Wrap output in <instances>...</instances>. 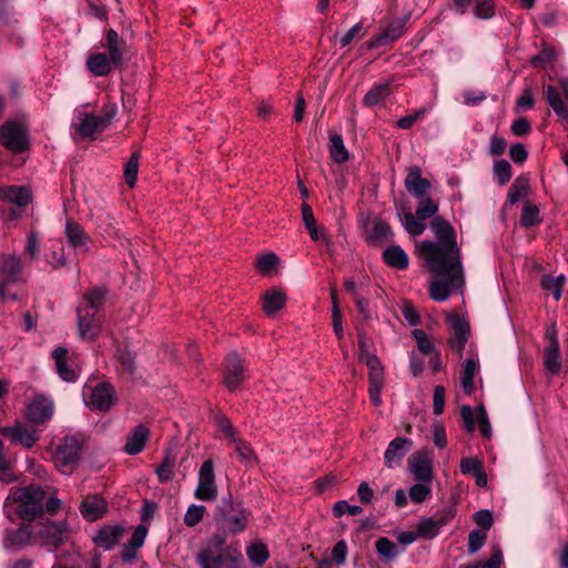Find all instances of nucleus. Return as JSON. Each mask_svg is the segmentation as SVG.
I'll use <instances>...</instances> for the list:
<instances>
[{"label":"nucleus","mask_w":568,"mask_h":568,"mask_svg":"<svg viewBox=\"0 0 568 568\" xmlns=\"http://www.w3.org/2000/svg\"><path fill=\"white\" fill-rule=\"evenodd\" d=\"M430 229L436 242H420L419 255L435 276L455 282L462 276V252L457 245L455 230L439 215L432 220Z\"/></svg>","instance_id":"obj_1"},{"label":"nucleus","mask_w":568,"mask_h":568,"mask_svg":"<svg viewBox=\"0 0 568 568\" xmlns=\"http://www.w3.org/2000/svg\"><path fill=\"white\" fill-rule=\"evenodd\" d=\"M45 491L38 485L12 487L4 507L16 504V514L22 520L31 523L44 514Z\"/></svg>","instance_id":"obj_2"},{"label":"nucleus","mask_w":568,"mask_h":568,"mask_svg":"<svg viewBox=\"0 0 568 568\" xmlns=\"http://www.w3.org/2000/svg\"><path fill=\"white\" fill-rule=\"evenodd\" d=\"M83 433L65 435L55 447L54 463L62 471L70 474L80 463L81 454L88 443Z\"/></svg>","instance_id":"obj_3"},{"label":"nucleus","mask_w":568,"mask_h":568,"mask_svg":"<svg viewBox=\"0 0 568 568\" xmlns=\"http://www.w3.org/2000/svg\"><path fill=\"white\" fill-rule=\"evenodd\" d=\"M243 556L236 548H204L196 555L201 568H240Z\"/></svg>","instance_id":"obj_4"},{"label":"nucleus","mask_w":568,"mask_h":568,"mask_svg":"<svg viewBox=\"0 0 568 568\" xmlns=\"http://www.w3.org/2000/svg\"><path fill=\"white\" fill-rule=\"evenodd\" d=\"M219 517L222 528L236 535L246 528L250 511L240 504H234L231 498H224L219 506Z\"/></svg>","instance_id":"obj_5"},{"label":"nucleus","mask_w":568,"mask_h":568,"mask_svg":"<svg viewBox=\"0 0 568 568\" xmlns=\"http://www.w3.org/2000/svg\"><path fill=\"white\" fill-rule=\"evenodd\" d=\"M1 144L13 153H22L29 149L27 128L17 121H7L0 126Z\"/></svg>","instance_id":"obj_6"},{"label":"nucleus","mask_w":568,"mask_h":568,"mask_svg":"<svg viewBox=\"0 0 568 568\" xmlns=\"http://www.w3.org/2000/svg\"><path fill=\"white\" fill-rule=\"evenodd\" d=\"M69 524L67 520H45L39 524L36 531L44 546L59 548L64 544L69 534Z\"/></svg>","instance_id":"obj_7"},{"label":"nucleus","mask_w":568,"mask_h":568,"mask_svg":"<svg viewBox=\"0 0 568 568\" xmlns=\"http://www.w3.org/2000/svg\"><path fill=\"white\" fill-rule=\"evenodd\" d=\"M194 496L203 501H212L217 497V486L212 459L205 460L199 470L197 487Z\"/></svg>","instance_id":"obj_8"},{"label":"nucleus","mask_w":568,"mask_h":568,"mask_svg":"<svg viewBox=\"0 0 568 568\" xmlns=\"http://www.w3.org/2000/svg\"><path fill=\"white\" fill-rule=\"evenodd\" d=\"M54 414L53 399L44 394L32 397L26 407V418L32 424H43L50 420Z\"/></svg>","instance_id":"obj_9"},{"label":"nucleus","mask_w":568,"mask_h":568,"mask_svg":"<svg viewBox=\"0 0 568 568\" xmlns=\"http://www.w3.org/2000/svg\"><path fill=\"white\" fill-rule=\"evenodd\" d=\"M22 270L21 258L16 255H0V302L4 301L6 288L19 281Z\"/></svg>","instance_id":"obj_10"},{"label":"nucleus","mask_w":568,"mask_h":568,"mask_svg":"<svg viewBox=\"0 0 568 568\" xmlns=\"http://www.w3.org/2000/svg\"><path fill=\"white\" fill-rule=\"evenodd\" d=\"M33 529L23 521L17 528H6L2 534V546L8 551H19L31 545Z\"/></svg>","instance_id":"obj_11"},{"label":"nucleus","mask_w":568,"mask_h":568,"mask_svg":"<svg viewBox=\"0 0 568 568\" xmlns=\"http://www.w3.org/2000/svg\"><path fill=\"white\" fill-rule=\"evenodd\" d=\"M446 318L452 331L448 339L449 346L459 355V357H462L463 351L470 336L469 324L466 320L455 313L448 314Z\"/></svg>","instance_id":"obj_12"},{"label":"nucleus","mask_w":568,"mask_h":568,"mask_svg":"<svg viewBox=\"0 0 568 568\" xmlns=\"http://www.w3.org/2000/svg\"><path fill=\"white\" fill-rule=\"evenodd\" d=\"M116 403L115 389L110 383H100L91 388L87 406L92 410L108 412Z\"/></svg>","instance_id":"obj_13"},{"label":"nucleus","mask_w":568,"mask_h":568,"mask_svg":"<svg viewBox=\"0 0 568 568\" xmlns=\"http://www.w3.org/2000/svg\"><path fill=\"white\" fill-rule=\"evenodd\" d=\"M547 345L544 348V366L545 368L556 375L561 369V357L559 353V341L555 325H551L546 331Z\"/></svg>","instance_id":"obj_14"},{"label":"nucleus","mask_w":568,"mask_h":568,"mask_svg":"<svg viewBox=\"0 0 568 568\" xmlns=\"http://www.w3.org/2000/svg\"><path fill=\"white\" fill-rule=\"evenodd\" d=\"M244 381L243 361L236 353H231L225 357L224 383L230 392L240 388Z\"/></svg>","instance_id":"obj_15"},{"label":"nucleus","mask_w":568,"mask_h":568,"mask_svg":"<svg viewBox=\"0 0 568 568\" xmlns=\"http://www.w3.org/2000/svg\"><path fill=\"white\" fill-rule=\"evenodd\" d=\"M408 469L416 481H433V462L426 452L419 450L408 458Z\"/></svg>","instance_id":"obj_16"},{"label":"nucleus","mask_w":568,"mask_h":568,"mask_svg":"<svg viewBox=\"0 0 568 568\" xmlns=\"http://www.w3.org/2000/svg\"><path fill=\"white\" fill-rule=\"evenodd\" d=\"M78 331L82 338L93 339L101 329L99 313L84 307H77Z\"/></svg>","instance_id":"obj_17"},{"label":"nucleus","mask_w":568,"mask_h":568,"mask_svg":"<svg viewBox=\"0 0 568 568\" xmlns=\"http://www.w3.org/2000/svg\"><path fill=\"white\" fill-rule=\"evenodd\" d=\"M0 434L24 448H32L39 438L36 430H30L19 422L13 426L0 427Z\"/></svg>","instance_id":"obj_18"},{"label":"nucleus","mask_w":568,"mask_h":568,"mask_svg":"<svg viewBox=\"0 0 568 568\" xmlns=\"http://www.w3.org/2000/svg\"><path fill=\"white\" fill-rule=\"evenodd\" d=\"M79 509L85 520L95 521L106 514L108 503L99 494H89L83 498Z\"/></svg>","instance_id":"obj_19"},{"label":"nucleus","mask_w":568,"mask_h":568,"mask_svg":"<svg viewBox=\"0 0 568 568\" xmlns=\"http://www.w3.org/2000/svg\"><path fill=\"white\" fill-rule=\"evenodd\" d=\"M404 184L407 192L415 199H423L427 196L432 187L430 182L422 176V170L417 165L408 168Z\"/></svg>","instance_id":"obj_20"},{"label":"nucleus","mask_w":568,"mask_h":568,"mask_svg":"<svg viewBox=\"0 0 568 568\" xmlns=\"http://www.w3.org/2000/svg\"><path fill=\"white\" fill-rule=\"evenodd\" d=\"M412 446L413 442L409 438L396 437L393 439L384 453L385 466L387 468L399 466Z\"/></svg>","instance_id":"obj_21"},{"label":"nucleus","mask_w":568,"mask_h":568,"mask_svg":"<svg viewBox=\"0 0 568 568\" xmlns=\"http://www.w3.org/2000/svg\"><path fill=\"white\" fill-rule=\"evenodd\" d=\"M123 534L124 528L122 526L105 525L98 530L92 540L98 547H101L104 550H111L119 544Z\"/></svg>","instance_id":"obj_22"},{"label":"nucleus","mask_w":568,"mask_h":568,"mask_svg":"<svg viewBox=\"0 0 568 568\" xmlns=\"http://www.w3.org/2000/svg\"><path fill=\"white\" fill-rule=\"evenodd\" d=\"M406 21L404 19H396L387 24L373 40L369 42V48H378L387 45L398 40L405 29Z\"/></svg>","instance_id":"obj_23"},{"label":"nucleus","mask_w":568,"mask_h":568,"mask_svg":"<svg viewBox=\"0 0 568 568\" xmlns=\"http://www.w3.org/2000/svg\"><path fill=\"white\" fill-rule=\"evenodd\" d=\"M73 129L80 139H93L97 132L103 131L98 116L85 112L78 115V122L73 124Z\"/></svg>","instance_id":"obj_24"},{"label":"nucleus","mask_w":568,"mask_h":568,"mask_svg":"<svg viewBox=\"0 0 568 568\" xmlns=\"http://www.w3.org/2000/svg\"><path fill=\"white\" fill-rule=\"evenodd\" d=\"M59 377L67 382L73 383L78 379V373L68 365V349L65 347H55L51 353Z\"/></svg>","instance_id":"obj_25"},{"label":"nucleus","mask_w":568,"mask_h":568,"mask_svg":"<svg viewBox=\"0 0 568 568\" xmlns=\"http://www.w3.org/2000/svg\"><path fill=\"white\" fill-rule=\"evenodd\" d=\"M125 41L119 36L114 29H109L105 33V42L103 47L108 50L114 67L121 65L123 62Z\"/></svg>","instance_id":"obj_26"},{"label":"nucleus","mask_w":568,"mask_h":568,"mask_svg":"<svg viewBox=\"0 0 568 568\" xmlns=\"http://www.w3.org/2000/svg\"><path fill=\"white\" fill-rule=\"evenodd\" d=\"M149 428L140 424L128 435L123 450L129 455L141 453L149 439Z\"/></svg>","instance_id":"obj_27"},{"label":"nucleus","mask_w":568,"mask_h":568,"mask_svg":"<svg viewBox=\"0 0 568 568\" xmlns=\"http://www.w3.org/2000/svg\"><path fill=\"white\" fill-rule=\"evenodd\" d=\"M64 233L69 244L77 252H85L88 250V235L85 234L83 227L79 223L72 220H68L65 223Z\"/></svg>","instance_id":"obj_28"},{"label":"nucleus","mask_w":568,"mask_h":568,"mask_svg":"<svg viewBox=\"0 0 568 568\" xmlns=\"http://www.w3.org/2000/svg\"><path fill=\"white\" fill-rule=\"evenodd\" d=\"M109 291L104 286H95L89 290L79 303V307L91 310L99 313L101 307L104 305Z\"/></svg>","instance_id":"obj_29"},{"label":"nucleus","mask_w":568,"mask_h":568,"mask_svg":"<svg viewBox=\"0 0 568 568\" xmlns=\"http://www.w3.org/2000/svg\"><path fill=\"white\" fill-rule=\"evenodd\" d=\"M85 64L95 77L108 75L112 70V65H114L111 57L101 52L89 55Z\"/></svg>","instance_id":"obj_30"},{"label":"nucleus","mask_w":568,"mask_h":568,"mask_svg":"<svg viewBox=\"0 0 568 568\" xmlns=\"http://www.w3.org/2000/svg\"><path fill=\"white\" fill-rule=\"evenodd\" d=\"M383 261L390 267L406 270L409 258L406 252L399 245H390L383 252Z\"/></svg>","instance_id":"obj_31"},{"label":"nucleus","mask_w":568,"mask_h":568,"mask_svg":"<svg viewBox=\"0 0 568 568\" xmlns=\"http://www.w3.org/2000/svg\"><path fill=\"white\" fill-rule=\"evenodd\" d=\"M545 95L548 104L554 110L556 115L564 122L568 123V109L564 103L559 90L554 85H548L545 89Z\"/></svg>","instance_id":"obj_32"},{"label":"nucleus","mask_w":568,"mask_h":568,"mask_svg":"<svg viewBox=\"0 0 568 568\" xmlns=\"http://www.w3.org/2000/svg\"><path fill=\"white\" fill-rule=\"evenodd\" d=\"M438 280L433 282L429 286V295L430 297L436 302H443L446 301L450 295V285H459L464 282V274L462 273V276L455 281L450 282L446 278L438 277Z\"/></svg>","instance_id":"obj_33"},{"label":"nucleus","mask_w":568,"mask_h":568,"mask_svg":"<svg viewBox=\"0 0 568 568\" xmlns=\"http://www.w3.org/2000/svg\"><path fill=\"white\" fill-rule=\"evenodd\" d=\"M2 197L18 206H27L32 200V193L27 186H9L2 191Z\"/></svg>","instance_id":"obj_34"},{"label":"nucleus","mask_w":568,"mask_h":568,"mask_svg":"<svg viewBox=\"0 0 568 568\" xmlns=\"http://www.w3.org/2000/svg\"><path fill=\"white\" fill-rule=\"evenodd\" d=\"M328 151L332 160L338 164L345 163L349 158L344 140L342 135L337 133H329Z\"/></svg>","instance_id":"obj_35"},{"label":"nucleus","mask_w":568,"mask_h":568,"mask_svg":"<svg viewBox=\"0 0 568 568\" xmlns=\"http://www.w3.org/2000/svg\"><path fill=\"white\" fill-rule=\"evenodd\" d=\"M390 94L389 82L376 83L364 95V105L372 108L384 101Z\"/></svg>","instance_id":"obj_36"},{"label":"nucleus","mask_w":568,"mask_h":568,"mask_svg":"<svg viewBox=\"0 0 568 568\" xmlns=\"http://www.w3.org/2000/svg\"><path fill=\"white\" fill-rule=\"evenodd\" d=\"M286 303V295L281 291L267 292L263 296V311L268 315L276 314Z\"/></svg>","instance_id":"obj_37"},{"label":"nucleus","mask_w":568,"mask_h":568,"mask_svg":"<svg viewBox=\"0 0 568 568\" xmlns=\"http://www.w3.org/2000/svg\"><path fill=\"white\" fill-rule=\"evenodd\" d=\"M375 548L378 556L385 562H390L397 558V556L402 552L397 546L389 540L387 537H379L375 541Z\"/></svg>","instance_id":"obj_38"},{"label":"nucleus","mask_w":568,"mask_h":568,"mask_svg":"<svg viewBox=\"0 0 568 568\" xmlns=\"http://www.w3.org/2000/svg\"><path fill=\"white\" fill-rule=\"evenodd\" d=\"M393 235L389 224L383 220H376L368 234V241L373 244H383Z\"/></svg>","instance_id":"obj_39"},{"label":"nucleus","mask_w":568,"mask_h":568,"mask_svg":"<svg viewBox=\"0 0 568 568\" xmlns=\"http://www.w3.org/2000/svg\"><path fill=\"white\" fill-rule=\"evenodd\" d=\"M477 369V363L473 358H468L465 361L460 374V384L463 387V390L467 395H471L474 392V376Z\"/></svg>","instance_id":"obj_40"},{"label":"nucleus","mask_w":568,"mask_h":568,"mask_svg":"<svg viewBox=\"0 0 568 568\" xmlns=\"http://www.w3.org/2000/svg\"><path fill=\"white\" fill-rule=\"evenodd\" d=\"M529 190L528 179L518 176L508 190L507 201L510 205L517 203Z\"/></svg>","instance_id":"obj_41"},{"label":"nucleus","mask_w":568,"mask_h":568,"mask_svg":"<svg viewBox=\"0 0 568 568\" xmlns=\"http://www.w3.org/2000/svg\"><path fill=\"white\" fill-rule=\"evenodd\" d=\"M565 283V276L559 275L557 277H552L549 275L542 276L540 280L541 287L549 292L556 301H559L562 293V287Z\"/></svg>","instance_id":"obj_42"},{"label":"nucleus","mask_w":568,"mask_h":568,"mask_svg":"<svg viewBox=\"0 0 568 568\" xmlns=\"http://www.w3.org/2000/svg\"><path fill=\"white\" fill-rule=\"evenodd\" d=\"M432 481H417L409 490L408 496L414 504L424 503L432 494Z\"/></svg>","instance_id":"obj_43"},{"label":"nucleus","mask_w":568,"mask_h":568,"mask_svg":"<svg viewBox=\"0 0 568 568\" xmlns=\"http://www.w3.org/2000/svg\"><path fill=\"white\" fill-rule=\"evenodd\" d=\"M540 222L541 219L539 217V209L529 202L525 203L520 215L521 226L531 227L538 225Z\"/></svg>","instance_id":"obj_44"},{"label":"nucleus","mask_w":568,"mask_h":568,"mask_svg":"<svg viewBox=\"0 0 568 568\" xmlns=\"http://www.w3.org/2000/svg\"><path fill=\"white\" fill-rule=\"evenodd\" d=\"M246 555L250 561L256 566H262L268 559V549L264 544H252L246 549Z\"/></svg>","instance_id":"obj_45"},{"label":"nucleus","mask_w":568,"mask_h":568,"mask_svg":"<svg viewBox=\"0 0 568 568\" xmlns=\"http://www.w3.org/2000/svg\"><path fill=\"white\" fill-rule=\"evenodd\" d=\"M404 217V227L412 235H420L424 233L426 225L423 220L417 217V214H413L410 211H405L403 213Z\"/></svg>","instance_id":"obj_46"},{"label":"nucleus","mask_w":568,"mask_h":568,"mask_svg":"<svg viewBox=\"0 0 568 568\" xmlns=\"http://www.w3.org/2000/svg\"><path fill=\"white\" fill-rule=\"evenodd\" d=\"M234 445V450L237 454V457L241 462L251 465L253 460H255V454L250 446L248 443L244 442L240 436L235 437V439L231 440Z\"/></svg>","instance_id":"obj_47"},{"label":"nucleus","mask_w":568,"mask_h":568,"mask_svg":"<svg viewBox=\"0 0 568 568\" xmlns=\"http://www.w3.org/2000/svg\"><path fill=\"white\" fill-rule=\"evenodd\" d=\"M368 367L369 383H384V368L376 355H367L365 361Z\"/></svg>","instance_id":"obj_48"},{"label":"nucleus","mask_w":568,"mask_h":568,"mask_svg":"<svg viewBox=\"0 0 568 568\" xmlns=\"http://www.w3.org/2000/svg\"><path fill=\"white\" fill-rule=\"evenodd\" d=\"M556 58H557V53H556L555 49L551 47L545 45L538 54L531 57L530 63L534 67H539V68L545 69L549 64H551L556 60Z\"/></svg>","instance_id":"obj_49"},{"label":"nucleus","mask_w":568,"mask_h":568,"mask_svg":"<svg viewBox=\"0 0 568 568\" xmlns=\"http://www.w3.org/2000/svg\"><path fill=\"white\" fill-rule=\"evenodd\" d=\"M439 530L440 529L433 517L423 518L417 525L416 529L418 537H424L428 539L435 538L438 535Z\"/></svg>","instance_id":"obj_50"},{"label":"nucleus","mask_w":568,"mask_h":568,"mask_svg":"<svg viewBox=\"0 0 568 568\" xmlns=\"http://www.w3.org/2000/svg\"><path fill=\"white\" fill-rule=\"evenodd\" d=\"M419 203L416 210L417 217L419 220H427L432 216H436L435 214L438 211V205L428 196H425L423 199H418Z\"/></svg>","instance_id":"obj_51"},{"label":"nucleus","mask_w":568,"mask_h":568,"mask_svg":"<svg viewBox=\"0 0 568 568\" xmlns=\"http://www.w3.org/2000/svg\"><path fill=\"white\" fill-rule=\"evenodd\" d=\"M494 176L500 185H505L511 179V166L504 159L496 160L494 163Z\"/></svg>","instance_id":"obj_52"},{"label":"nucleus","mask_w":568,"mask_h":568,"mask_svg":"<svg viewBox=\"0 0 568 568\" xmlns=\"http://www.w3.org/2000/svg\"><path fill=\"white\" fill-rule=\"evenodd\" d=\"M139 159L140 153L135 152L129 159L125 169H124V178L130 187H133L136 182V175L139 171Z\"/></svg>","instance_id":"obj_53"},{"label":"nucleus","mask_w":568,"mask_h":568,"mask_svg":"<svg viewBox=\"0 0 568 568\" xmlns=\"http://www.w3.org/2000/svg\"><path fill=\"white\" fill-rule=\"evenodd\" d=\"M474 14L478 19H490L495 14V3L493 0H475Z\"/></svg>","instance_id":"obj_54"},{"label":"nucleus","mask_w":568,"mask_h":568,"mask_svg":"<svg viewBox=\"0 0 568 568\" xmlns=\"http://www.w3.org/2000/svg\"><path fill=\"white\" fill-rule=\"evenodd\" d=\"M205 513V507L202 505L192 504L184 515V524L187 527L196 526L203 518Z\"/></svg>","instance_id":"obj_55"},{"label":"nucleus","mask_w":568,"mask_h":568,"mask_svg":"<svg viewBox=\"0 0 568 568\" xmlns=\"http://www.w3.org/2000/svg\"><path fill=\"white\" fill-rule=\"evenodd\" d=\"M487 534L484 530L475 529L468 534V552L476 554L486 542Z\"/></svg>","instance_id":"obj_56"},{"label":"nucleus","mask_w":568,"mask_h":568,"mask_svg":"<svg viewBox=\"0 0 568 568\" xmlns=\"http://www.w3.org/2000/svg\"><path fill=\"white\" fill-rule=\"evenodd\" d=\"M118 361L121 367L129 374L135 372V354L126 347L119 349Z\"/></svg>","instance_id":"obj_57"},{"label":"nucleus","mask_w":568,"mask_h":568,"mask_svg":"<svg viewBox=\"0 0 568 568\" xmlns=\"http://www.w3.org/2000/svg\"><path fill=\"white\" fill-rule=\"evenodd\" d=\"M413 336L417 343L418 349L423 354H432L436 351L433 342L428 338L427 334L423 329H414Z\"/></svg>","instance_id":"obj_58"},{"label":"nucleus","mask_w":568,"mask_h":568,"mask_svg":"<svg viewBox=\"0 0 568 568\" xmlns=\"http://www.w3.org/2000/svg\"><path fill=\"white\" fill-rule=\"evenodd\" d=\"M278 256L275 253L261 255L256 261V267L260 273L266 274L278 264Z\"/></svg>","instance_id":"obj_59"},{"label":"nucleus","mask_w":568,"mask_h":568,"mask_svg":"<svg viewBox=\"0 0 568 568\" xmlns=\"http://www.w3.org/2000/svg\"><path fill=\"white\" fill-rule=\"evenodd\" d=\"M363 511L362 507L358 505H349L346 500L337 501L333 507V513L336 517H341L344 514H349L352 516H357Z\"/></svg>","instance_id":"obj_60"},{"label":"nucleus","mask_w":568,"mask_h":568,"mask_svg":"<svg viewBox=\"0 0 568 568\" xmlns=\"http://www.w3.org/2000/svg\"><path fill=\"white\" fill-rule=\"evenodd\" d=\"M173 465L174 460L169 455H166L163 463L155 470L161 483L169 481L173 478Z\"/></svg>","instance_id":"obj_61"},{"label":"nucleus","mask_w":568,"mask_h":568,"mask_svg":"<svg viewBox=\"0 0 568 568\" xmlns=\"http://www.w3.org/2000/svg\"><path fill=\"white\" fill-rule=\"evenodd\" d=\"M474 521L481 530L487 531L494 524L493 513L488 509H480L474 514Z\"/></svg>","instance_id":"obj_62"},{"label":"nucleus","mask_w":568,"mask_h":568,"mask_svg":"<svg viewBox=\"0 0 568 568\" xmlns=\"http://www.w3.org/2000/svg\"><path fill=\"white\" fill-rule=\"evenodd\" d=\"M146 535L148 528L144 525L136 526L128 545H130L132 549L138 551L143 546Z\"/></svg>","instance_id":"obj_63"},{"label":"nucleus","mask_w":568,"mask_h":568,"mask_svg":"<svg viewBox=\"0 0 568 568\" xmlns=\"http://www.w3.org/2000/svg\"><path fill=\"white\" fill-rule=\"evenodd\" d=\"M146 535L148 528L144 525L136 526L128 545H130L132 549L138 551L143 546Z\"/></svg>","instance_id":"obj_64"}]
</instances>
